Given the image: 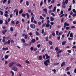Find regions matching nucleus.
<instances>
[{
  "mask_svg": "<svg viewBox=\"0 0 76 76\" xmlns=\"http://www.w3.org/2000/svg\"><path fill=\"white\" fill-rule=\"evenodd\" d=\"M45 26L46 28H49L50 26V24H47L45 25Z\"/></svg>",
  "mask_w": 76,
  "mask_h": 76,
  "instance_id": "nucleus-14",
  "label": "nucleus"
},
{
  "mask_svg": "<svg viewBox=\"0 0 76 76\" xmlns=\"http://www.w3.org/2000/svg\"><path fill=\"white\" fill-rule=\"evenodd\" d=\"M15 63V62H14L10 63L9 64V66L10 67H12L13 66V64H14Z\"/></svg>",
  "mask_w": 76,
  "mask_h": 76,
  "instance_id": "nucleus-5",
  "label": "nucleus"
},
{
  "mask_svg": "<svg viewBox=\"0 0 76 76\" xmlns=\"http://www.w3.org/2000/svg\"><path fill=\"white\" fill-rule=\"evenodd\" d=\"M61 51H62V50H61L58 52H57L56 53L57 54H60V53H61Z\"/></svg>",
  "mask_w": 76,
  "mask_h": 76,
  "instance_id": "nucleus-21",
  "label": "nucleus"
},
{
  "mask_svg": "<svg viewBox=\"0 0 76 76\" xmlns=\"http://www.w3.org/2000/svg\"><path fill=\"white\" fill-rule=\"evenodd\" d=\"M33 22L35 24H37V21H36L35 20H34L33 21Z\"/></svg>",
  "mask_w": 76,
  "mask_h": 76,
  "instance_id": "nucleus-41",
  "label": "nucleus"
},
{
  "mask_svg": "<svg viewBox=\"0 0 76 76\" xmlns=\"http://www.w3.org/2000/svg\"><path fill=\"white\" fill-rule=\"evenodd\" d=\"M56 7H55L53 8V12H54L55 11H56Z\"/></svg>",
  "mask_w": 76,
  "mask_h": 76,
  "instance_id": "nucleus-16",
  "label": "nucleus"
},
{
  "mask_svg": "<svg viewBox=\"0 0 76 76\" xmlns=\"http://www.w3.org/2000/svg\"><path fill=\"white\" fill-rule=\"evenodd\" d=\"M0 13H1V15H3V12L1 11H0Z\"/></svg>",
  "mask_w": 76,
  "mask_h": 76,
  "instance_id": "nucleus-36",
  "label": "nucleus"
},
{
  "mask_svg": "<svg viewBox=\"0 0 76 76\" xmlns=\"http://www.w3.org/2000/svg\"><path fill=\"white\" fill-rule=\"evenodd\" d=\"M52 7H53V5H51L50 6H49L48 7V8L49 9H51Z\"/></svg>",
  "mask_w": 76,
  "mask_h": 76,
  "instance_id": "nucleus-29",
  "label": "nucleus"
},
{
  "mask_svg": "<svg viewBox=\"0 0 76 76\" xmlns=\"http://www.w3.org/2000/svg\"><path fill=\"white\" fill-rule=\"evenodd\" d=\"M25 63H27V64H29V61L28 60H26L25 61Z\"/></svg>",
  "mask_w": 76,
  "mask_h": 76,
  "instance_id": "nucleus-40",
  "label": "nucleus"
},
{
  "mask_svg": "<svg viewBox=\"0 0 76 76\" xmlns=\"http://www.w3.org/2000/svg\"><path fill=\"white\" fill-rule=\"evenodd\" d=\"M17 10L18 9H15V10L14 11V13H15V12H17V11H18V10Z\"/></svg>",
  "mask_w": 76,
  "mask_h": 76,
  "instance_id": "nucleus-44",
  "label": "nucleus"
},
{
  "mask_svg": "<svg viewBox=\"0 0 76 76\" xmlns=\"http://www.w3.org/2000/svg\"><path fill=\"white\" fill-rule=\"evenodd\" d=\"M3 23V21L1 20H0V24H2Z\"/></svg>",
  "mask_w": 76,
  "mask_h": 76,
  "instance_id": "nucleus-51",
  "label": "nucleus"
},
{
  "mask_svg": "<svg viewBox=\"0 0 76 76\" xmlns=\"http://www.w3.org/2000/svg\"><path fill=\"white\" fill-rule=\"evenodd\" d=\"M51 15H52V16H55V15L53 13H52Z\"/></svg>",
  "mask_w": 76,
  "mask_h": 76,
  "instance_id": "nucleus-62",
  "label": "nucleus"
},
{
  "mask_svg": "<svg viewBox=\"0 0 76 76\" xmlns=\"http://www.w3.org/2000/svg\"><path fill=\"white\" fill-rule=\"evenodd\" d=\"M5 24L6 25H8L9 24V23L7 22V20H5Z\"/></svg>",
  "mask_w": 76,
  "mask_h": 76,
  "instance_id": "nucleus-39",
  "label": "nucleus"
},
{
  "mask_svg": "<svg viewBox=\"0 0 76 76\" xmlns=\"http://www.w3.org/2000/svg\"><path fill=\"white\" fill-rule=\"evenodd\" d=\"M64 25H65V26H69V25H70V24H69V23H67V22H65L64 23Z\"/></svg>",
  "mask_w": 76,
  "mask_h": 76,
  "instance_id": "nucleus-9",
  "label": "nucleus"
},
{
  "mask_svg": "<svg viewBox=\"0 0 76 76\" xmlns=\"http://www.w3.org/2000/svg\"><path fill=\"white\" fill-rule=\"evenodd\" d=\"M18 23H19V21H17L16 22L15 24L16 25H18Z\"/></svg>",
  "mask_w": 76,
  "mask_h": 76,
  "instance_id": "nucleus-55",
  "label": "nucleus"
},
{
  "mask_svg": "<svg viewBox=\"0 0 76 76\" xmlns=\"http://www.w3.org/2000/svg\"><path fill=\"white\" fill-rule=\"evenodd\" d=\"M58 50V47H57L55 49V50H56V51H57V50Z\"/></svg>",
  "mask_w": 76,
  "mask_h": 76,
  "instance_id": "nucleus-50",
  "label": "nucleus"
},
{
  "mask_svg": "<svg viewBox=\"0 0 76 76\" xmlns=\"http://www.w3.org/2000/svg\"><path fill=\"white\" fill-rule=\"evenodd\" d=\"M48 63H50L49 59H47L46 61H45L44 62V64H45L46 66H48Z\"/></svg>",
  "mask_w": 76,
  "mask_h": 76,
  "instance_id": "nucleus-1",
  "label": "nucleus"
},
{
  "mask_svg": "<svg viewBox=\"0 0 76 76\" xmlns=\"http://www.w3.org/2000/svg\"><path fill=\"white\" fill-rule=\"evenodd\" d=\"M57 39L58 40H60V36L58 37L57 38Z\"/></svg>",
  "mask_w": 76,
  "mask_h": 76,
  "instance_id": "nucleus-57",
  "label": "nucleus"
},
{
  "mask_svg": "<svg viewBox=\"0 0 76 76\" xmlns=\"http://www.w3.org/2000/svg\"><path fill=\"white\" fill-rule=\"evenodd\" d=\"M37 47L38 48H39V47H41V45L39 44V45H37Z\"/></svg>",
  "mask_w": 76,
  "mask_h": 76,
  "instance_id": "nucleus-34",
  "label": "nucleus"
},
{
  "mask_svg": "<svg viewBox=\"0 0 76 76\" xmlns=\"http://www.w3.org/2000/svg\"><path fill=\"white\" fill-rule=\"evenodd\" d=\"M24 38L25 39H26L28 38V35L27 34H26L24 36Z\"/></svg>",
  "mask_w": 76,
  "mask_h": 76,
  "instance_id": "nucleus-17",
  "label": "nucleus"
},
{
  "mask_svg": "<svg viewBox=\"0 0 76 76\" xmlns=\"http://www.w3.org/2000/svg\"><path fill=\"white\" fill-rule=\"evenodd\" d=\"M35 32L36 35H39V34L37 31H36Z\"/></svg>",
  "mask_w": 76,
  "mask_h": 76,
  "instance_id": "nucleus-20",
  "label": "nucleus"
},
{
  "mask_svg": "<svg viewBox=\"0 0 76 76\" xmlns=\"http://www.w3.org/2000/svg\"><path fill=\"white\" fill-rule=\"evenodd\" d=\"M10 42H11L10 40H8L7 41V42L8 44H10Z\"/></svg>",
  "mask_w": 76,
  "mask_h": 76,
  "instance_id": "nucleus-35",
  "label": "nucleus"
},
{
  "mask_svg": "<svg viewBox=\"0 0 76 76\" xmlns=\"http://www.w3.org/2000/svg\"><path fill=\"white\" fill-rule=\"evenodd\" d=\"M47 34V33L46 32H45L43 34V36H45Z\"/></svg>",
  "mask_w": 76,
  "mask_h": 76,
  "instance_id": "nucleus-49",
  "label": "nucleus"
},
{
  "mask_svg": "<svg viewBox=\"0 0 76 76\" xmlns=\"http://www.w3.org/2000/svg\"><path fill=\"white\" fill-rule=\"evenodd\" d=\"M44 32V30L43 29H42V34H43Z\"/></svg>",
  "mask_w": 76,
  "mask_h": 76,
  "instance_id": "nucleus-59",
  "label": "nucleus"
},
{
  "mask_svg": "<svg viewBox=\"0 0 76 76\" xmlns=\"http://www.w3.org/2000/svg\"><path fill=\"white\" fill-rule=\"evenodd\" d=\"M30 50L31 51H32L34 50V48L33 47H31L30 48Z\"/></svg>",
  "mask_w": 76,
  "mask_h": 76,
  "instance_id": "nucleus-54",
  "label": "nucleus"
},
{
  "mask_svg": "<svg viewBox=\"0 0 76 76\" xmlns=\"http://www.w3.org/2000/svg\"><path fill=\"white\" fill-rule=\"evenodd\" d=\"M45 25H46V23H45V24L44 23L43 24L42 26V28H43V27H44V26H45Z\"/></svg>",
  "mask_w": 76,
  "mask_h": 76,
  "instance_id": "nucleus-37",
  "label": "nucleus"
},
{
  "mask_svg": "<svg viewBox=\"0 0 76 76\" xmlns=\"http://www.w3.org/2000/svg\"><path fill=\"white\" fill-rule=\"evenodd\" d=\"M73 24H76V21H73Z\"/></svg>",
  "mask_w": 76,
  "mask_h": 76,
  "instance_id": "nucleus-64",
  "label": "nucleus"
},
{
  "mask_svg": "<svg viewBox=\"0 0 76 76\" xmlns=\"http://www.w3.org/2000/svg\"><path fill=\"white\" fill-rule=\"evenodd\" d=\"M30 27L33 29H34L35 28V25L34 24H31L30 25Z\"/></svg>",
  "mask_w": 76,
  "mask_h": 76,
  "instance_id": "nucleus-4",
  "label": "nucleus"
},
{
  "mask_svg": "<svg viewBox=\"0 0 76 76\" xmlns=\"http://www.w3.org/2000/svg\"><path fill=\"white\" fill-rule=\"evenodd\" d=\"M10 0H9L8 1V4H10Z\"/></svg>",
  "mask_w": 76,
  "mask_h": 76,
  "instance_id": "nucleus-63",
  "label": "nucleus"
},
{
  "mask_svg": "<svg viewBox=\"0 0 76 76\" xmlns=\"http://www.w3.org/2000/svg\"><path fill=\"white\" fill-rule=\"evenodd\" d=\"M66 30H68V29H70V27H66Z\"/></svg>",
  "mask_w": 76,
  "mask_h": 76,
  "instance_id": "nucleus-48",
  "label": "nucleus"
},
{
  "mask_svg": "<svg viewBox=\"0 0 76 76\" xmlns=\"http://www.w3.org/2000/svg\"><path fill=\"white\" fill-rule=\"evenodd\" d=\"M66 4H67L68 3V0H66L65 1Z\"/></svg>",
  "mask_w": 76,
  "mask_h": 76,
  "instance_id": "nucleus-58",
  "label": "nucleus"
},
{
  "mask_svg": "<svg viewBox=\"0 0 76 76\" xmlns=\"http://www.w3.org/2000/svg\"><path fill=\"white\" fill-rule=\"evenodd\" d=\"M26 15L27 17V19H29V15L28 13H26V14H22V16L23 17H25L26 16Z\"/></svg>",
  "mask_w": 76,
  "mask_h": 76,
  "instance_id": "nucleus-3",
  "label": "nucleus"
},
{
  "mask_svg": "<svg viewBox=\"0 0 76 76\" xmlns=\"http://www.w3.org/2000/svg\"><path fill=\"white\" fill-rule=\"evenodd\" d=\"M45 40L46 41H48V37H46Z\"/></svg>",
  "mask_w": 76,
  "mask_h": 76,
  "instance_id": "nucleus-53",
  "label": "nucleus"
},
{
  "mask_svg": "<svg viewBox=\"0 0 76 76\" xmlns=\"http://www.w3.org/2000/svg\"><path fill=\"white\" fill-rule=\"evenodd\" d=\"M10 30L11 32H13V27H11L10 28Z\"/></svg>",
  "mask_w": 76,
  "mask_h": 76,
  "instance_id": "nucleus-25",
  "label": "nucleus"
},
{
  "mask_svg": "<svg viewBox=\"0 0 76 76\" xmlns=\"http://www.w3.org/2000/svg\"><path fill=\"white\" fill-rule=\"evenodd\" d=\"M38 25H40L41 24V22L39 21L38 22Z\"/></svg>",
  "mask_w": 76,
  "mask_h": 76,
  "instance_id": "nucleus-56",
  "label": "nucleus"
},
{
  "mask_svg": "<svg viewBox=\"0 0 76 76\" xmlns=\"http://www.w3.org/2000/svg\"><path fill=\"white\" fill-rule=\"evenodd\" d=\"M64 18H61V23H63V22Z\"/></svg>",
  "mask_w": 76,
  "mask_h": 76,
  "instance_id": "nucleus-46",
  "label": "nucleus"
},
{
  "mask_svg": "<svg viewBox=\"0 0 76 76\" xmlns=\"http://www.w3.org/2000/svg\"><path fill=\"white\" fill-rule=\"evenodd\" d=\"M62 4L64 5V6H65L66 4H65V2L64 1V0L62 2Z\"/></svg>",
  "mask_w": 76,
  "mask_h": 76,
  "instance_id": "nucleus-27",
  "label": "nucleus"
},
{
  "mask_svg": "<svg viewBox=\"0 0 76 76\" xmlns=\"http://www.w3.org/2000/svg\"><path fill=\"white\" fill-rule=\"evenodd\" d=\"M52 35L53 37H54L55 36V33H54V32H52Z\"/></svg>",
  "mask_w": 76,
  "mask_h": 76,
  "instance_id": "nucleus-45",
  "label": "nucleus"
},
{
  "mask_svg": "<svg viewBox=\"0 0 76 76\" xmlns=\"http://www.w3.org/2000/svg\"><path fill=\"white\" fill-rule=\"evenodd\" d=\"M11 23L12 24H13L14 25H15V21H11Z\"/></svg>",
  "mask_w": 76,
  "mask_h": 76,
  "instance_id": "nucleus-47",
  "label": "nucleus"
},
{
  "mask_svg": "<svg viewBox=\"0 0 76 76\" xmlns=\"http://www.w3.org/2000/svg\"><path fill=\"white\" fill-rule=\"evenodd\" d=\"M56 35H57L58 34V31H56Z\"/></svg>",
  "mask_w": 76,
  "mask_h": 76,
  "instance_id": "nucleus-60",
  "label": "nucleus"
},
{
  "mask_svg": "<svg viewBox=\"0 0 76 76\" xmlns=\"http://www.w3.org/2000/svg\"><path fill=\"white\" fill-rule=\"evenodd\" d=\"M26 6H29V1H26Z\"/></svg>",
  "mask_w": 76,
  "mask_h": 76,
  "instance_id": "nucleus-24",
  "label": "nucleus"
},
{
  "mask_svg": "<svg viewBox=\"0 0 76 76\" xmlns=\"http://www.w3.org/2000/svg\"><path fill=\"white\" fill-rule=\"evenodd\" d=\"M50 21H51V22H53L54 20V18H53V16H51L50 17Z\"/></svg>",
  "mask_w": 76,
  "mask_h": 76,
  "instance_id": "nucleus-7",
  "label": "nucleus"
},
{
  "mask_svg": "<svg viewBox=\"0 0 76 76\" xmlns=\"http://www.w3.org/2000/svg\"><path fill=\"white\" fill-rule=\"evenodd\" d=\"M12 70H14V71H17V68H15V67L13 68L12 69Z\"/></svg>",
  "mask_w": 76,
  "mask_h": 76,
  "instance_id": "nucleus-11",
  "label": "nucleus"
},
{
  "mask_svg": "<svg viewBox=\"0 0 76 76\" xmlns=\"http://www.w3.org/2000/svg\"><path fill=\"white\" fill-rule=\"evenodd\" d=\"M35 42V39H33L31 40V42L32 43H34Z\"/></svg>",
  "mask_w": 76,
  "mask_h": 76,
  "instance_id": "nucleus-18",
  "label": "nucleus"
},
{
  "mask_svg": "<svg viewBox=\"0 0 76 76\" xmlns=\"http://www.w3.org/2000/svg\"><path fill=\"white\" fill-rule=\"evenodd\" d=\"M70 69V67H68L66 68V71H69V70Z\"/></svg>",
  "mask_w": 76,
  "mask_h": 76,
  "instance_id": "nucleus-22",
  "label": "nucleus"
},
{
  "mask_svg": "<svg viewBox=\"0 0 76 76\" xmlns=\"http://www.w3.org/2000/svg\"><path fill=\"white\" fill-rule=\"evenodd\" d=\"M72 11L73 12H74L75 14H76V10H75V9H73L72 10Z\"/></svg>",
  "mask_w": 76,
  "mask_h": 76,
  "instance_id": "nucleus-31",
  "label": "nucleus"
},
{
  "mask_svg": "<svg viewBox=\"0 0 76 76\" xmlns=\"http://www.w3.org/2000/svg\"><path fill=\"white\" fill-rule=\"evenodd\" d=\"M16 64L17 66H19V67H22V66H21V65H20V64L19 63H17Z\"/></svg>",
  "mask_w": 76,
  "mask_h": 76,
  "instance_id": "nucleus-8",
  "label": "nucleus"
},
{
  "mask_svg": "<svg viewBox=\"0 0 76 76\" xmlns=\"http://www.w3.org/2000/svg\"><path fill=\"white\" fill-rule=\"evenodd\" d=\"M34 17L33 16H32L31 18V22H32L34 21Z\"/></svg>",
  "mask_w": 76,
  "mask_h": 76,
  "instance_id": "nucleus-15",
  "label": "nucleus"
},
{
  "mask_svg": "<svg viewBox=\"0 0 76 76\" xmlns=\"http://www.w3.org/2000/svg\"><path fill=\"white\" fill-rule=\"evenodd\" d=\"M21 40L23 43H25V40L24 39H21Z\"/></svg>",
  "mask_w": 76,
  "mask_h": 76,
  "instance_id": "nucleus-19",
  "label": "nucleus"
},
{
  "mask_svg": "<svg viewBox=\"0 0 76 76\" xmlns=\"http://www.w3.org/2000/svg\"><path fill=\"white\" fill-rule=\"evenodd\" d=\"M45 56H46V58L45 59H48V58H50V56H48V54H45Z\"/></svg>",
  "mask_w": 76,
  "mask_h": 76,
  "instance_id": "nucleus-6",
  "label": "nucleus"
},
{
  "mask_svg": "<svg viewBox=\"0 0 76 76\" xmlns=\"http://www.w3.org/2000/svg\"><path fill=\"white\" fill-rule=\"evenodd\" d=\"M43 11L45 12V13H47V9H43Z\"/></svg>",
  "mask_w": 76,
  "mask_h": 76,
  "instance_id": "nucleus-28",
  "label": "nucleus"
},
{
  "mask_svg": "<svg viewBox=\"0 0 76 76\" xmlns=\"http://www.w3.org/2000/svg\"><path fill=\"white\" fill-rule=\"evenodd\" d=\"M39 58L40 60H42V56H39Z\"/></svg>",
  "mask_w": 76,
  "mask_h": 76,
  "instance_id": "nucleus-33",
  "label": "nucleus"
},
{
  "mask_svg": "<svg viewBox=\"0 0 76 76\" xmlns=\"http://www.w3.org/2000/svg\"><path fill=\"white\" fill-rule=\"evenodd\" d=\"M5 59H7V58H8L9 57V56L8 55H6L5 56Z\"/></svg>",
  "mask_w": 76,
  "mask_h": 76,
  "instance_id": "nucleus-30",
  "label": "nucleus"
},
{
  "mask_svg": "<svg viewBox=\"0 0 76 76\" xmlns=\"http://www.w3.org/2000/svg\"><path fill=\"white\" fill-rule=\"evenodd\" d=\"M42 15L43 17H44V18H45V17H46V15L45 14H42Z\"/></svg>",
  "mask_w": 76,
  "mask_h": 76,
  "instance_id": "nucleus-38",
  "label": "nucleus"
},
{
  "mask_svg": "<svg viewBox=\"0 0 76 76\" xmlns=\"http://www.w3.org/2000/svg\"><path fill=\"white\" fill-rule=\"evenodd\" d=\"M40 19H44V18H43L41 15L40 16Z\"/></svg>",
  "mask_w": 76,
  "mask_h": 76,
  "instance_id": "nucleus-32",
  "label": "nucleus"
},
{
  "mask_svg": "<svg viewBox=\"0 0 76 76\" xmlns=\"http://www.w3.org/2000/svg\"><path fill=\"white\" fill-rule=\"evenodd\" d=\"M23 12V10L21 9L20 11L19 12V13L20 14H21V13H22Z\"/></svg>",
  "mask_w": 76,
  "mask_h": 76,
  "instance_id": "nucleus-23",
  "label": "nucleus"
},
{
  "mask_svg": "<svg viewBox=\"0 0 76 76\" xmlns=\"http://www.w3.org/2000/svg\"><path fill=\"white\" fill-rule=\"evenodd\" d=\"M6 1H7V0H4L3 2V4H4Z\"/></svg>",
  "mask_w": 76,
  "mask_h": 76,
  "instance_id": "nucleus-43",
  "label": "nucleus"
},
{
  "mask_svg": "<svg viewBox=\"0 0 76 76\" xmlns=\"http://www.w3.org/2000/svg\"><path fill=\"white\" fill-rule=\"evenodd\" d=\"M10 73H11L12 74V76H14V72H13V71H10Z\"/></svg>",
  "mask_w": 76,
  "mask_h": 76,
  "instance_id": "nucleus-12",
  "label": "nucleus"
},
{
  "mask_svg": "<svg viewBox=\"0 0 76 76\" xmlns=\"http://www.w3.org/2000/svg\"><path fill=\"white\" fill-rule=\"evenodd\" d=\"M66 42L65 41L63 42L62 43V45H64L65 44H66Z\"/></svg>",
  "mask_w": 76,
  "mask_h": 76,
  "instance_id": "nucleus-13",
  "label": "nucleus"
},
{
  "mask_svg": "<svg viewBox=\"0 0 76 76\" xmlns=\"http://www.w3.org/2000/svg\"><path fill=\"white\" fill-rule=\"evenodd\" d=\"M49 43L50 45H52V44H53V43L51 41H49Z\"/></svg>",
  "mask_w": 76,
  "mask_h": 76,
  "instance_id": "nucleus-26",
  "label": "nucleus"
},
{
  "mask_svg": "<svg viewBox=\"0 0 76 76\" xmlns=\"http://www.w3.org/2000/svg\"><path fill=\"white\" fill-rule=\"evenodd\" d=\"M43 4V2H42V1H41L40 4V6H42Z\"/></svg>",
  "mask_w": 76,
  "mask_h": 76,
  "instance_id": "nucleus-52",
  "label": "nucleus"
},
{
  "mask_svg": "<svg viewBox=\"0 0 76 76\" xmlns=\"http://www.w3.org/2000/svg\"><path fill=\"white\" fill-rule=\"evenodd\" d=\"M54 2H55V0H53L51 2V4H53V3H54Z\"/></svg>",
  "mask_w": 76,
  "mask_h": 76,
  "instance_id": "nucleus-42",
  "label": "nucleus"
},
{
  "mask_svg": "<svg viewBox=\"0 0 76 76\" xmlns=\"http://www.w3.org/2000/svg\"><path fill=\"white\" fill-rule=\"evenodd\" d=\"M69 37H69V40H73V33L72 32L70 34Z\"/></svg>",
  "mask_w": 76,
  "mask_h": 76,
  "instance_id": "nucleus-2",
  "label": "nucleus"
},
{
  "mask_svg": "<svg viewBox=\"0 0 76 76\" xmlns=\"http://www.w3.org/2000/svg\"><path fill=\"white\" fill-rule=\"evenodd\" d=\"M65 62H63L61 64V67H63L65 65Z\"/></svg>",
  "mask_w": 76,
  "mask_h": 76,
  "instance_id": "nucleus-10",
  "label": "nucleus"
},
{
  "mask_svg": "<svg viewBox=\"0 0 76 76\" xmlns=\"http://www.w3.org/2000/svg\"><path fill=\"white\" fill-rule=\"evenodd\" d=\"M28 13H31V10H28Z\"/></svg>",
  "mask_w": 76,
  "mask_h": 76,
  "instance_id": "nucleus-61",
  "label": "nucleus"
}]
</instances>
